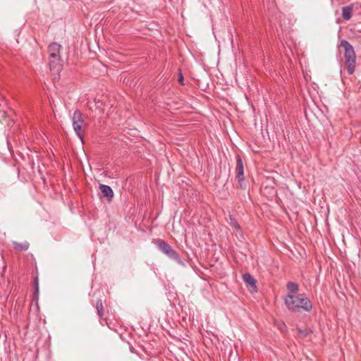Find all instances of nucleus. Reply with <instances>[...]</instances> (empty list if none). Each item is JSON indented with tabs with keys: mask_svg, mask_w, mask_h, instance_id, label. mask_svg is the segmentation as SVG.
<instances>
[{
	"mask_svg": "<svg viewBox=\"0 0 361 361\" xmlns=\"http://www.w3.org/2000/svg\"><path fill=\"white\" fill-rule=\"evenodd\" d=\"M284 300L288 309L293 312L298 311L300 309L308 312L312 307L311 301L303 294H288Z\"/></svg>",
	"mask_w": 361,
	"mask_h": 361,
	"instance_id": "1",
	"label": "nucleus"
},
{
	"mask_svg": "<svg viewBox=\"0 0 361 361\" xmlns=\"http://www.w3.org/2000/svg\"><path fill=\"white\" fill-rule=\"evenodd\" d=\"M61 48V45L56 42H52L48 47L49 54V65L53 73L59 74L62 70L63 64L60 55Z\"/></svg>",
	"mask_w": 361,
	"mask_h": 361,
	"instance_id": "2",
	"label": "nucleus"
},
{
	"mask_svg": "<svg viewBox=\"0 0 361 361\" xmlns=\"http://www.w3.org/2000/svg\"><path fill=\"white\" fill-rule=\"evenodd\" d=\"M340 46L345 50L344 58L349 74L355 72L356 56L353 46L346 40H342Z\"/></svg>",
	"mask_w": 361,
	"mask_h": 361,
	"instance_id": "3",
	"label": "nucleus"
},
{
	"mask_svg": "<svg viewBox=\"0 0 361 361\" xmlns=\"http://www.w3.org/2000/svg\"><path fill=\"white\" fill-rule=\"evenodd\" d=\"M72 120L74 131L78 137L82 141L83 136L82 134V129H85L87 127V124L83 118V114L80 110L76 109L73 113Z\"/></svg>",
	"mask_w": 361,
	"mask_h": 361,
	"instance_id": "4",
	"label": "nucleus"
},
{
	"mask_svg": "<svg viewBox=\"0 0 361 361\" xmlns=\"http://www.w3.org/2000/svg\"><path fill=\"white\" fill-rule=\"evenodd\" d=\"M159 250L170 259L179 261L177 252L164 241L159 240Z\"/></svg>",
	"mask_w": 361,
	"mask_h": 361,
	"instance_id": "5",
	"label": "nucleus"
},
{
	"mask_svg": "<svg viewBox=\"0 0 361 361\" xmlns=\"http://www.w3.org/2000/svg\"><path fill=\"white\" fill-rule=\"evenodd\" d=\"M236 176L235 179L239 183L240 188L243 187L244 184V166L243 160L240 156L236 157V167H235Z\"/></svg>",
	"mask_w": 361,
	"mask_h": 361,
	"instance_id": "6",
	"label": "nucleus"
},
{
	"mask_svg": "<svg viewBox=\"0 0 361 361\" xmlns=\"http://www.w3.org/2000/svg\"><path fill=\"white\" fill-rule=\"evenodd\" d=\"M359 4H352L342 8V17L345 20H349L353 13L359 8Z\"/></svg>",
	"mask_w": 361,
	"mask_h": 361,
	"instance_id": "7",
	"label": "nucleus"
},
{
	"mask_svg": "<svg viewBox=\"0 0 361 361\" xmlns=\"http://www.w3.org/2000/svg\"><path fill=\"white\" fill-rule=\"evenodd\" d=\"M243 279L251 293L257 292L256 280L251 274L245 273L243 275Z\"/></svg>",
	"mask_w": 361,
	"mask_h": 361,
	"instance_id": "8",
	"label": "nucleus"
},
{
	"mask_svg": "<svg viewBox=\"0 0 361 361\" xmlns=\"http://www.w3.org/2000/svg\"><path fill=\"white\" fill-rule=\"evenodd\" d=\"M101 191V197H106L108 201H111L114 197V191L111 188L107 185L99 184Z\"/></svg>",
	"mask_w": 361,
	"mask_h": 361,
	"instance_id": "9",
	"label": "nucleus"
},
{
	"mask_svg": "<svg viewBox=\"0 0 361 361\" xmlns=\"http://www.w3.org/2000/svg\"><path fill=\"white\" fill-rule=\"evenodd\" d=\"M13 247L17 251H26L29 249L30 243L27 241L18 243L16 241L13 242Z\"/></svg>",
	"mask_w": 361,
	"mask_h": 361,
	"instance_id": "10",
	"label": "nucleus"
},
{
	"mask_svg": "<svg viewBox=\"0 0 361 361\" xmlns=\"http://www.w3.org/2000/svg\"><path fill=\"white\" fill-rule=\"evenodd\" d=\"M33 283L35 288L34 299L35 300V301H37L39 296V278L37 274L34 277Z\"/></svg>",
	"mask_w": 361,
	"mask_h": 361,
	"instance_id": "11",
	"label": "nucleus"
},
{
	"mask_svg": "<svg viewBox=\"0 0 361 361\" xmlns=\"http://www.w3.org/2000/svg\"><path fill=\"white\" fill-rule=\"evenodd\" d=\"M95 307L97 310V314L99 315V317H102L104 316V308L102 300L101 298L97 299Z\"/></svg>",
	"mask_w": 361,
	"mask_h": 361,
	"instance_id": "12",
	"label": "nucleus"
},
{
	"mask_svg": "<svg viewBox=\"0 0 361 361\" xmlns=\"http://www.w3.org/2000/svg\"><path fill=\"white\" fill-rule=\"evenodd\" d=\"M287 288L290 293H296L298 290V285L295 282H288Z\"/></svg>",
	"mask_w": 361,
	"mask_h": 361,
	"instance_id": "13",
	"label": "nucleus"
},
{
	"mask_svg": "<svg viewBox=\"0 0 361 361\" xmlns=\"http://www.w3.org/2000/svg\"><path fill=\"white\" fill-rule=\"evenodd\" d=\"M230 225L236 231H238L240 230V225L238 224V223L236 221V220H235L231 216H230Z\"/></svg>",
	"mask_w": 361,
	"mask_h": 361,
	"instance_id": "14",
	"label": "nucleus"
},
{
	"mask_svg": "<svg viewBox=\"0 0 361 361\" xmlns=\"http://www.w3.org/2000/svg\"><path fill=\"white\" fill-rule=\"evenodd\" d=\"M178 82L182 85H185V82H184V77H183V73H181L180 71H179V73H178Z\"/></svg>",
	"mask_w": 361,
	"mask_h": 361,
	"instance_id": "15",
	"label": "nucleus"
},
{
	"mask_svg": "<svg viewBox=\"0 0 361 361\" xmlns=\"http://www.w3.org/2000/svg\"><path fill=\"white\" fill-rule=\"evenodd\" d=\"M154 215H155V218H157L158 216V212H156Z\"/></svg>",
	"mask_w": 361,
	"mask_h": 361,
	"instance_id": "16",
	"label": "nucleus"
}]
</instances>
